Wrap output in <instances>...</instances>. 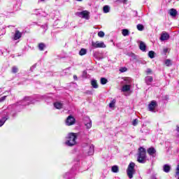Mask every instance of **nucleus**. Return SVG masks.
<instances>
[{
    "instance_id": "43",
    "label": "nucleus",
    "mask_w": 179,
    "mask_h": 179,
    "mask_svg": "<svg viewBox=\"0 0 179 179\" xmlns=\"http://www.w3.org/2000/svg\"><path fill=\"white\" fill-rule=\"evenodd\" d=\"M127 1H128V0H123V2H124V3H126V2H127Z\"/></svg>"
},
{
    "instance_id": "14",
    "label": "nucleus",
    "mask_w": 179,
    "mask_h": 179,
    "mask_svg": "<svg viewBox=\"0 0 179 179\" xmlns=\"http://www.w3.org/2000/svg\"><path fill=\"white\" fill-rule=\"evenodd\" d=\"M170 170H171V166L169 164L164 165L163 171H164V173H170Z\"/></svg>"
},
{
    "instance_id": "33",
    "label": "nucleus",
    "mask_w": 179,
    "mask_h": 179,
    "mask_svg": "<svg viewBox=\"0 0 179 179\" xmlns=\"http://www.w3.org/2000/svg\"><path fill=\"white\" fill-rule=\"evenodd\" d=\"M132 125H134V127H136V125H138V119H134L133 120Z\"/></svg>"
},
{
    "instance_id": "31",
    "label": "nucleus",
    "mask_w": 179,
    "mask_h": 179,
    "mask_svg": "<svg viewBox=\"0 0 179 179\" xmlns=\"http://www.w3.org/2000/svg\"><path fill=\"white\" fill-rule=\"evenodd\" d=\"M137 29H138V30H139V31H142L144 29V27L143 24H138L137 25Z\"/></svg>"
},
{
    "instance_id": "2",
    "label": "nucleus",
    "mask_w": 179,
    "mask_h": 179,
    "mask_svg": "<svg viewBox=\"0 0 179 179\" xmlns=\"http://www.w3.org/2000/svg\"><path fill=\"white\" fill-rule=\"evenodd\" d=\"M137 162L141 164L146 163V150L142 147L138 149Z\"/></svg>"
},
{
    "instance_id": "47",
    "label": "nucleus",
    "mask_w": 179,
    "mask_h": 179,
    "mask_svg": "<svg viewBox=\"0 0 179 179\" xmlns=\"http://www.w3.org/2000/svg\"><path fill=\"white\" fill-rule=\"evenodd\" d=\"M127 83H129V80H128V82Z\"/></svg>"
},
{
    "instance_id": "23",
    "label": "nucleus",
    "mask_w": 179,
    "mask_h": 179,
    "mask_svg": "<svg viewBox=\"0 0 179 179\" xmlns=\"http://www.w3.org/2000/svg\"><path fill=\"white\" fill-rule=\"evenodd\" d=\"M9 117H3L1 120H0V127H2V125H3L5 124V122H6V120H8Z\"/></svg>"
},
{
    "instance_id": "19",
    "label": "nucleus",
    "mask_w": 179,
    "mask_h": 179,
    "mask_svg": "<svg viewBox=\"0 0 179 179\" xmlns=\"http://www.w3.org/2000/svg\"><path fill=\"white\" fill-rule=\"evenodd\" d=\"M62 103L60 102H55L54 103V107H55V108H57V110H61V108H62Z\"/></svg>"
},
{
    "instance_id": "26",
    "label": "nucleus",
    "mask_w": 179,
    "mask_h": 179,
    "mask_svg": "<svg viewBox=\"0 0 179 179\" xmlns=\"http://www.w3.org/2000/svg\"><path fill=\"white\" fill-rule=\"evenodd\" d=\"M155 52H153V50H151L148 52V57L151 59L155 58Z\"/></svg>"
},
{
    "instance_id": "7",
    "label": "nucleus",
    "mask_w": 179,
    "mask_h": 179,
    "mask_svg": "<svg viewBox=\"0 0 179 179\" xmlns=\"http://www.w3.org/2000/svg\"><path fill=\"white\" fill-rule=\"evenodd\" d=\"M157 107V103L155 101H151V103L148 105V110L152 113H155V109Z\"/></svg>"
},
{
    "instance_id": "41",
    "label": "nucleus",
    "mask_w": 179,
    "mask_h": 179,
    "mask_svg": "<svg viewBox=\"0 0 179 179\" xmlns=\"http://www.w3.org/2000/svg\"><path fill=\"white\" fill-rule=\"evenodd\" d=\"M73 79H75L76 80H78V76H73Z\"/></svg>"
},
{
    "instance_id": "42",
    "label": "nucleus",
    "mask_w": 179,
    "mask_h": 179,
    "mask_svg": "<svg viewBox=\"0 0 179 179\" xmlns=\"http://www.w3.org/2000/svg\"><path fill=\"white\" fill-rule=\"evenodd\" d=\"M131 57H135V54L131 53Z\"/></svg>"
},
{
    "instance_id": "4",
    "label": "nucleus",
    "mask_w": 179,
    "mask_h": 179,
    "mask_svg": "<svg viewBox=\"0 0 179 179\" xmlns=\"http://www.w3.org/2000/svg\"><path fill=\"white\" fill-rule=\"evenodd\" d=\"M76 15L79 17H83V19H86L87 20H89V12L87 10L77 12L76 13Z\"/></svg>"
},
{
    "instance_id": "13",
    "label": "nucleus",
    "mask_w": 179,
    "mask_h": 179,
    "mask_svg": "<svg viewBox=\"0 0 179 179\" xmlns=\"http://www.w3.org/2000/svg\"><path fill=\"white\" fill-rule=\"evenodd\" d=\"M139 48L143 52H146V44L143 41H140Z\"/></svg>"
},
{
    "instance_id": "27",
    "label": "nucleus",
    "mask_w": 179,
    "mask_h": 179,
    "mask_svg": "<svg viewBox=\"0 0 179 179\" xmlns=\"http://www.w3.org/2000/svg\"><path fill=\"white\" fill-rule=\"evenodd\" d=\"M107 82H108L107 78H101V85H106L107 83Z\"/></svg>"
},
{
    "instance_id": "5",
    "label": "nucleus",
    "mask_w": 179,
    "mask_h": 179,
    "mask_svg": "<svg viewBox=\"0 0 179 179\" xmlns=\"http://www.w3.org/2000/svg\"><path fill=\"white\" fill-rule=\"evenodd\" d=\"M92 45L94 48H106V44H104L103 42L92 41Z\"/></svg>"
},
{
    "instance_id": "39",
    "label": "nucleus",
    "mask_w": 179,
    "mask_h": 179,
    "mask_svg": "<svg viewBox=\"0 0 179 179\" xmlns=\"http://www.w3.org/2000/svg\"><path fill=\"white\" fill-rule=\"evenodd\" d=\"M163 52H164V54H166V52H169V48H164Z\"/></svg>"
},
{
    "instance_id": "32",
    "label": "nucleus",
    "mask_w": 179,
    "mask_h": 179,
    "mask_svg": "<svg viewBox=\"0 0 179 179\" xmlns=\"http://www.w3.org/2000/svg\"><path fill=\"white\" fill-rule=\"evenodd\" d=\"M18 69L17 66H13L12 68V72L13 73H17Z\"/></svg>"
},
{
    "instance_id": "28",
    "label": "nucleus",
    "mask_w": 179,
    "mask_h": 179,
    "mask_svg": "<svg viewBox=\"0 0 179 179\" xmlns=\"http://www.w3.org/2000/svg\"><path fill=\"white\" fill-rule=\"evenodd\" d=\"M110 108H113V107H115V99H113L110 103H109Z\"/></svg>"
},
{
    "instance_id": "16",
    "label": "nucleus",
    "mask_w": 179,
    "mask_h": 179,
    "mask_svg": "<svg viewBox=\"0 0 179 179\" xmlns=\"http://www.w3.org/2000/svg\"><path fill=\"white\" fill-rule=\"evenodd\" d=\"M90 150L88 151V155L90 156H92L93 155V153H94V145H90L88 146Z\"/></svg>"
},
{
    "instance_id": "40",
    "label": "nucleus",
    "mask_w": 179,
    "mask_h": 179,
    "mask_svg": "<svg viewBox=\"0 0 179 179\" xmlns=\"http://www.w3.org/2000/svg\"><path fill=\"white\" fill-rule=\"evenodd\" d=\"M176 131L178 132V136H179V126H176Z\"/></svg>"
},
{
    "instance_id": "44",
    "label": "nucleus",
    "mask_w": 179,
    "mask_h": 179,
    "mask_svg": "<svg viewBox=\"0 0 179 179\" xmlns=\"http://www.w3.org/2000/svg\"><path fill=\"white\" fill-rule=\"evenodd\" d=\"M76 1H78L79 2H82V1H83V0H76Z\"/></svg>"
},
{
    "instance_id": "45",
    "label": "nucleus",
    "mask_w": 179,
    "mask_h": 179,
    "mask_svg": "<svg viewBox=\"0 0 179 179\" xmlns=\"http://www.w3.org/2000/svg\"><path fill=\"white\" fill-rule=\"evenodd\" d=\"M45 27H46V29H45L47 30V29H48V27L47 25H45Z\"/></svg>"
},
{
    "instance_id": "3",
    "label": "nucleus",
    "mask_w": 179,
    "mask_h": 179,
    "mask_svg": "<svg viewBox=\"0 0 179 179\" xmlns=\"http://www.w3.org/2000/svg\"><path fill=\"white\" fill-rule=\"evenodd\" d=\"M127 173L129 178H132L135 174V163L130 162L127 169Z\"/></svg>"
},
{
    "instance_id": "21",
    "label": "nucleus",
    "mask_w": 179,
    "mask_h": 179,
    "mask_svg": "<svg viewBox=\"0 0 179 179\" xmlns=\"http://www.w3.org/2000/svg\"><path fill=\"white\" fill-rule=\"evenodd\" d=\"M122 36H124V37H127V36H128L129 34V30L127 29H124L122 30Z\"/></svg>"
},
{
    "instance_id": "10",
    "label": "nucleus",
    "mask_w": 179,
    "mask_h": 179,
    "mask_svg": "<svg viewBox=\"0 0 179 179\" xmlns=\"http://www.w3.org/2000/svg\"><path fill=\"white\" fill-rule=\"evenodd\" d=\"M145 82L148 86H150L152 82H153V77L152 76H146L145 78Z\"/></svg>"
},
{
    "instance_id": "30",
    "label": "nucleus",
    "mask_w": 179,
    "mask_h": 179,
    "mask_svg": "<svg viewBox=\"0 0 179 179\" xmlns=\"http://www.w3.org/2000/svg\"><path fill=\"white\" fill-rule=\"evenodd\" d=\"M164 64L166 66H170L171 65V60L168 59L165 60Z\"/></svg>"
},
{
    "instance_id": "24",
    "label": "nucleus",
    "mask_w": 179,
    "mask_h": 179,
    "mask_svg": "<svg viewBox=\"0 0 179 179\" xmlns=\"http://www.w3.org/2000/svg\"><path fill=\"white\" fill-rule=\"evenodd\" d=\"M45 48V45L43 43H39L38 48L40 51H43Z\"/></svg>"
},
{
    "instance_id": "20",
    "label": "nucleus",
    "mask_w": 179,
    "mask_h": 179,
    "mask_svg": "<svg viewBox=\"0 0 179 179\" xmlns=\"http://www.w3.org/2000/svg\"><path fill=\"white\" fill-rule=\"evenodd\" d=\"M86 54H87V50L85 48H81V50L79 52V55L83 56L86 55Z\"/></svg>"
},
{
    "instance_id": "11",
    "label": "nucleus",
    "mask_w": 179,
    "mask_h": 179,
    "mask_svg": "<svg viewBox=\"0 0 179 179\" xmlns=\"http://www.w3.org/2000/svg\"><path fill=\"white\" fill-rule=\"evenodd\" d=\"M147 152L148 155H150V156H152V157H155V155H156V149H155V148H148Z\"/></svg>"
},
{
    "instance_id": "15",
    "label": "nucleus",
    "mask_w": 179,
    "mask_h": 179,
    "mask_svg": "<svg viewBox=\"0 0 179 179\" xmlns=\"http://www.w3.org/2000/svg\"><path fill=\"white\" fill-rule=\"evenodd\" d=\"M178 12L177 10L174 8H171L169 10V15L172 16V17H176L177 16Z\"/></svg>"
},
{
    "instance_id": "36",
    "label": "nucleus",
    "mask_w": 179,
    "mask_h": 179,
    "mask_svg": "<svg viewBox=\"0 0 179 179\" xmlns=\"http://www.w3.org/2000/svg\"><path fill=\"white\" fill-rule=\"evenodd\" d=\"M6 99V96H3L1 98H0V103H1L2 101H4V100Z\"/></svg>"
},
{
    "instance_id": "48",
    "label": "nucleus",
    "mask_w": 179,
    "mask_h": 179,
    "mask_svg": "<svg viewBox=\"0 0 179 179\" xmlns=\"http://www.w3.org/2000/svg\"><path fill=\"white\" fill-rule=\"evenodd\" d=\"M41 1H44V0H41Z\"/></svg>"
},
{
    "instance_id": "46",
    "label": "nucleus",
    "mask_w": 179,
    "mask_h": 179,
    "mask_svg": "<svg viewBox=\"0 0 179 179\" xmlns=\"http://www.w3.org/2000/svg\"><path fill=\"white\" fill-rule=\"evenodd\" d=\"M29 104H30V103L27 102V106H29Z\"/></svg>"
},
{
    "instance_id": "8",
    "label": "nucleus",
    "mask_w": 179,
    "mask_h": 179,
    "mask_svg": "<svg viewBox=\"0 0 179 179\" xmlns=\"http://www.w3.org/2000/svg\"><path fill=\"white\" fill-rule=\"evenodd\" d=\"M85 125L87 127V129H90L92 128V120L90 117H85Z\"/></svg>"
},
{
    "instance_id": "34",
    "label": "nucleus",
    "mask_w": 179,
    "mask_h": 179,
    "mask_svg": "<svg viewBox=\"0 0 179 179\" xmlns=\"http://www.w3.org/2000/svg\"><path fill=\"white\" fill-rule=\"evenodd\" d=\"M104 32L103 31H100L99 33H98V36L99 37H104Z\"/></svg>"
},
{
    "instance_id": "12",
    "label": "nucleus",
    "mask_w": 179,
    "mask_h": 179,
    "mask_svg": "<svg viewBox=\"0 0 179 179\" xmlns=\"http://www.w3.org/2000/svg\"><path fill=\"white\" fill-rule=\"evenodd\" d=\"M22 32L19 31L18 30H16L13 37V40L14 41L19 40V38L22 37Z\"/></svg>"
},
{
    "instance_id": "9",
    "label": "nucleus",
    "mask_w": 179,
    "mask_h": 179,
    "mask_svg": "<svg viewBox=\"0 0 179 179\" xmlns=\"http://www.w3.org/2000/svg\"><path fill=\"white\" fill-rule=\"evenodd\" d=\"M170 38V35L167 33H164L160 37L161 41H166Z\"/></svg>"
},
{
    "instance_id": "38",
    "label": "nucleus",
    "mask_w": 179,
    "mask_h": 179,
    "mask_svg": "<svg viewBox=\"0 0 179 179\" xmlns=\"http://www.w3.org/2000/svg\"><path fill=\"white\" fill-rule=\"evenodd\" d=\"M22 101H30V97H25Z\"/></svg>"
},
{
    "instance_id": "1",
    "label": "nucleus",
    "mask_w": 179,
    "mask_h": 179,
    "mask_svg": "<svg viewBox=\"0 0 179 179\" xmlns=\"http://www.w3.org/2000/svg\"><path fill=\"white\" fill-rule=\"evenodd\" d=\"M76 139H78V136L76 133H70L66 138V145L67 146H75L76 145Z\"/></svg>"
},
{
    "instance_id": "35",
    "label": "nucleus",
    "mask_w": 179,
    "mask_h": 179,
    "mask_svg": "<svg viewBox=\"0 0 179 179\" xmlns=\"http://www.w3.org/2000/svg\"><path fill=\"white\" fill-rule=\"evenodd\" d=\"M120 72H127V68L125 67H122L120 69Z\"/></svg>"
},
{
    "instance_id": "37",
    "label": "nucleus",
    "mask_w": 179,
    "mask_h": 179,
    "mask_svg": "<svg viewBox=\"0 0 179 179\" xmlns=\"http://www.w3.org/2000/svg\"><path fill=\"white\" fill-rule=\"evenodd\" d=\"M146 73H147V75H149V73H152V69H148L146 70Z\"/></svg>"
},
{
    "instance_id": "22",
    "label": "nucleus",
    "mask_w": 179,
    "mask_h": 179,
    "mask_svg": "<svg viewBox=\"0 0 179 179\" xmlns=\"http://www.w3.org/2000/svg\"><path fill=\"white\" fill-rule=\"evenodd\" d=\"M111 171L113 173H118L119 171L118 166L115 165L112 166Z\"/></svg>"
},
{
    "instance_id": "29",
    "label": "nucleus",
    "mask_w": 179,
    "mask_h": 179,
    "mask_svg": "<svg viewBox=\"0 0 179 179\" xmlns=\"http://www.w3.org/2000/svg\"><path fill=\"white\" fill-rule=\"evenodd\" d=\"M176 178L179 179V165L176 167Z\"/></svg>"
},
{
    "instance_id": "18",
    "label": "nucleus",
    "mask_w": 179,
    "mask_h": 179,
    "mask_svg": "<svg viewBox=\"0 0 179 179\" xmlns=\"http://www.w3.org/2000/svg\"><path fill=\"white\" fill-rule=\"evenodd\" d=\"M91 85L94 89H97L99 87V84H97V80H92Z\"/></svg>"
},
{
    "instance_id": "6",
    "label": "nucleus",
    "mask_w": 179,
    "mask_h": 179,
    "mask_svg": "<svg viewBox=\"0 0 179 179\" xmlns=\"http://www.w3.org/2000/svg\"><path fill=\"white\" fill-rule=\"evenodd\" d=\"M76 122L75 117L72 115H69L66 120V124L70 127V125H73Z\"/></svg>"
},
{
    "instance_id": "17",
    "label": "nucleus",
    "mask_w": 179,
    "mask_h": 179,
    "mask_svg": "<svg viewBox=\"0 0 179 179\" xmlns=\"http://www.w3.org/2000/svg\"><path fill=\"white\" fill-rule=\"evenodd\" d=\"M131 90V85H125L122 88V92H129Z\"/></svg>"
},
{
    "instance_id": "25",
    "label": "nucleus",
    "mask_w": 179,
    "mask_h": 179,
    "mask_svg": "<svg viewBox=\"0 0 179 179\" xmlns=\"http://www.w3.org/2000/svg\"><path fill=\"white\" fill-rule=\"evenodd\" d=\"M110 12V6H103V13H108Z\"/></svg>"
}]
</instances>
